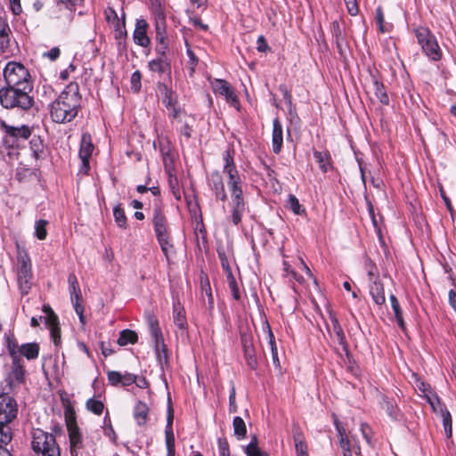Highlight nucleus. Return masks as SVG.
Returning <instances> with one entry per match:
<instances>
[{
  "instance_id": "obj_41",
  "label": "nucleus",
  "mask_w": 456,
  "mask_h": 456,
  "mask_svg": "<svg viewBox=\"0 0 456 456\" xmlns=\"http://www.w3.org/2000/svg\"><path fill=\"white\" fill-rule=\"evenodd\" d=\"M86 407L89 411L96 415H101L104 410L103 403L94 398L88 399L86 403Z\"/></svg>"
},
{
  "instance_id": "obj_46",
  "label": "nucleus",
  "mask_w": 456,
  "mask_h": 456,
  "mask_svg": "<svg viewBox=\"0 0 456 456\" xmlns=\"http://www.w3.org/2000/svg\"><path fill=\"white\" fill-rule=\"evenodd\" d=\"M113 215L117 224L120 228H126V217L123 208H120V206H117L114 208Z\"/></svg>"
},
{
  "instance_id": "obj_3",
  "label": "nucleus",
  "mask_w": 456,
  "mask_h": 456,
  "mask_svg": "<svg viewBox=\"0 0 456 456\" xmlns=\"http://www.w3.org/2000/svg\"><path fill=\"white\" fill-rule=\"evenodd\" d=\"M31 447L37 456H61L54 435L37 428L32 432Z\"/></svg>"
},
{
  "instance_id": "obj_49",
  "label": "nucleus",
  "mask_w": 456,
  "mask_h": 456,
  "mask_svg": "<svg viewBox=\"0 0 456 456\" xmlns=\"http://www.w3.org/2000/svg\"><path fill=\"white\" fill-rule=\"evenodd\" d=\"M166 444L167 456L175 455V437L172 429H166Z\"/></svg>"
},
{
  "instance_id": "obj_26",
  "label": "nucleus",
  "mask_w": 456,
  "mask_h": 456,
  "mask_svg": "<svg viewBox=\"0 0 456 456\" xmlns=\"http://www.w3.org/2000/svg\"><path fill=\"white\" fill-rule=\"evenodd\" d=\"M149 412V406L145 403H142V401H138L136 403L134 408L133 416L137 425L144 426L147 423Z\"/></svg>"
},
{
  "instance_id": "obj_9",
  "label": "nucleus",
  "mask_w": 456,
  "mask_h": 456,
  "mask_svg": "<svg viewBox=\"0 0 456 456\" xmlns=\"http://www.w3.org/2000/svg\"><path fill=\"white\" fill-rule=\"evenodd\" d=\"M17 416V403L7 394L0 395V424H9Z\"/></svg>"
},
{
  "instance_id": "obj_57",
  "label": "nucleus",
  "mask_w": 456,
  "mask_h": 456,
  "mask_svg": "<svg viewBox=\"0 0 456 456\" xmlns=\"http://www.w3.org/2000/svg\"><path fill=\"white\" fill-rule=\"evenodd\" d=\"M187 55L190 58L189 68L191 75H192L195 71V67L198 64V58L191 48H187Z\"/></svg>"
},
{
  "instance_id": "obj_52",
  "label": "nucleus",
  "mask_w": 456,
  "mask_h": 456,
  "mask_svg": "<svg viewBox=\"0 0 456 456\" xmlns=\"http://www.w3.org/2000/svg\"><path fill=\"white\" fill-rule=\"evenodd\" d=\"M168 183H169V187L171 189L173 196L175 198V200H181V191H180V189L178 186L177 178L170 175Z\"/></svg>"
},
{
  "instance_id": "obj_30",
  "label": "nucleus",
  "mask_w": 456,
  "mask_h": 456,
  "mask_svg": "<svg viewBox=\"0 0 456 456\" xmlns=\"http://www.w3.org/2000/svg\"><path fill=\"white\" fill-rule=\"evenodd\" d=\"M39 346L37 343H26L20 346V357L24 356L28 360H34L38 357Z\"/></svg>"
},
{
  "instance_id": "obj_21",
  "label": "nucleus",
  "mask_w": 456,
  "mask_h": 456,
  "mask_svg": "<svg viewBox=\"0 0 456 456\" xmlns=\"http://www.w3.org/2000/svg\"><path fill=\"white\" fill-rule=\"evenodd\" d=\"M209 183L216 198L223 202L225 201L227 195L221 175L218 172L213 173L210 176Z\"/></svg>"
},
{
  "instance_id": "obj_5",
  "label": "nucleus",
  "mask_w": 456,
  "mask_h": 456,
  "mask_svg": "<svg viewBox=\"0 0 456 456\" xmlns=\"http://www.w3.org/2000/svg\"><path fill=\"white\" fill-rule=\"evenodd\" d=\"M66 423L69 435L70 455L77 456L83 448L89 445V443L84 439L75 417H67Z\"/></svg>"
},
{
  "instance_id": "obj_13",
  "label": "nucleus",
  "mask_w": 456,
  "mask_h": 456,
  "mask_svg": "<svg viewBox=\"0 0 456 456\" xmlns=\"http://www.w3.org/2000/svg\"><path fill=\"white\" fill-rule=\"evenodd\" d=\"M43 311L45 314V324L50 330L51 337L55 346L61 344V329L59 327L58 316L53 313L49 305H44Z\"/></svg>"
},
{
  "instance_id": "obj_32",
  "label": "nucleus",
  "mask_w": 456,
  "mask_h": 456,
  "mask_svg": "<svg viewBox=\"0 0 456 456\" xmlns=\"http://www.w3.org/2000/svg\"><path fill=\"white\" fill-rule=\"evenodd\" d=\"M414 32L418 43L421 46V48L423 47V45L429 43L431 38H436L435 35L428 28L425 27H418L417 28H415Z\"/></svg>"
},
{
  "instance_id": "obj_44",
  "label": "nucleus",
  "mask_w": 456,
  "mask_h": 456,
  "mask_svg": "<svg viewBox=\"0 0 456 456\" xmlns=\"http://www.w3.org/2000/svg\"><path fill=\"white\" fill-rule=\"evenodd\" d=\"M227 186L231 196L243 194L241 178L234 180H227Z\"/></svg>"
},
{
  "instance_id": "obj_11",
  "label": "nucleus",
  "mask_w": 456,
  "mask_h": 456,
  "mask_svg": "<svg viewBox=\"0 0 456 456\" xmlns=\"http://www.w3.org/2000/svg\"><path fill=\"white\" fill-rule=\"evenodd\" d=\"M211 86L215 94L224 96L226 102L239 109V100L231 85L224 79H214Z\"/></svg>"
},
{
  "instance_id": "obj_54",
  "label": "nucleus",
  "mask_w": 456,
  "mask_h": 456,
  "mask_svg": "<svg viewBox=\"0 0 456 456\" xmlns=\"http://www.w3.org/2000/svg\"><path fill=\"white\" fill-rule=\"evenodd\" d=\"M141 79H142V76H141V73L138 70L134 71L132 74V77H131V88L135 93L139 92V90L141 88Z\"/></svg>"
},
{
  "instance_id": "obj_19",
  "label": "nucleus",
  "mask_w": 456,
  "mask_h": 456,
  "mask_svg": "<svg viewBox=\"0 0 456 456\" xmlns=\"http://www.w3.org/2000/svg\"><path fill=\"white\" fill-rule=\"evenodd\" d=\"M152 224L157 239L170 235L167 218L160 208L154 209Z\"/></svg>"
},
{
  "instance_id": "obj_60",
  "label": "nucleus",
  "mask_w": 456,
  "mask_h": 456,
  "mask_svg": "<svg viewBox=\"0 0 456 456\" xmlns=\"http://www.w3.org/2000/svg\"><path fill=\"white\" fill-rule=\"evenodd\" d=\"M376 21L379 25V29L380 32L385 33L387 31V28L384 25V15L380 8L376 10Z\"/></svg>"
},
{
  "instance_id": "obj_38",
  "label": "nucleus",
  "mask_w": 456,
  "mask_h": 456,
  "mask_svg": "<svg viewBox=\"0 0 456 456\" xmlns=\"http://www.w3.org/2000/svg\"><path fill=\"white\" fill-rule=\"evenodd\" d=\"M29 145L35 159H41L44 154V144L40 137L34 136L29 142Z\"/></svg>"
},
{
  "instance_id": "obj_51",
  "label": "nucleus",
  "mask_w": 456,
  "mask_h": 456,
  "mask_svg": "<svg viewBox=\"0 0 456 456\" xmlns=\"http://www.w3.org/2000/svg\"><path fill=\"white\" fill-rule=\"evenodd\" d=\"M227 283H228L229 289L232 291V295L233 298L236 300H239L240 298L239 287H238V284H237L236 280L232 273H229V278L227 279Z\"/></svg>"
},
{
  "instance_id": "obj_59",
  "label": "nucleus",
  "mask_w": 456,
  "mask_h": 456,
  "mask_svg": "<svg viewBox=\"0 0 456 456\" xmlns=\"http://www.w3.org/2000/svg\"><path fill=\"white\" fill-rule=\"evenodd\" d=\"M121 376H122L121 372L110 370L108 372L109 382L112 386H117L118 384H119L121 382Z\"/></svg>"
},
{
  "instance_id": "obj_45",
  "label": "nucleus",
  "mask_w": 456,
  "mask_h": 456,
  "mask_svg": "<svg viewBox=\"0 0 456 456\" xmlns=\"http://www.w3.org/2000/svg\"><path fill=\"white\" fill-rule=\"evenodd\" d=\"M157 240L160 245L161 250L163 251L167 260L169 261V253L173 248V245L170 242V235L160 237L158 238Z\"/></svg>"
},
{
  "instance_id": "obj_31",
  "label": "nucleus",
  "mask_w": 456,
  "mask_h": 456,
  "mask_svg": "<svg viewBox=\"0 0 456 456\" xmlns=\"http://www.w3.org/2000/svg\"><path fill=\"white\" fill-rule=\"evenodd\" d=\"M169 61L167 57H158L149 62V68L153 72L165 73L169 69Z\"/></svg>"
},
{
  "instance_id": "obj_8",
  "label": "nucleus",
  "mask_w": 456,
  "mask_h": 456,
  "mask_svg": "<svg viewBox=\"0 0 456 456\" xmlns=\"http://www.w3.org/2000/svg\"><path fill=\"white\" fill-rule=\"evenodd\" d=\"M69 290L70 298L75 309L76 314L79 316L80 322L84 325L86 318L84 316V306L81 305V290L78 285L77 279L74 273H70L68 278Z\"/></svg>"
},
{
  "instance_id": "obj_61",
  "label": "nucleus",
  "mask_w": 456,
  "mask_h": 456,
  "mask_svg": "<svg viewBox=\"0 0 456 456\" xmlns=\"http://www.w3.org/2000/svg\"><path fill=\"white\" fill-rule=\"evenodd\" d=\"M220 456H230L229 444L225 439H218Z\"/></svg>"
},
{
  "instance_id": "obj_34",
  "label": "nucleus",
  "mask_w": 456,
  "mask_h": 456,
  "mask_svg": "<svg viewBox=\"0 0 456 456\" xmlns=\"http://www.w3.org/2000/svg\"><path fill=\"white\" fill-rule=\"evenodd\" d=\"M138 340V336L135 331L131 330H124L121 331L120 336L118 339V344L121 346L128 344H135Z\"/></svg>"
},
{
  "instance_id": "obj_17",
  "label": "nucleus",
  "mask_w": 456,
  "mask_h": 456,
  "mask_svg": "<svg viewBox=\"0 0 456 456\" xmlns=\"http://www.w3.org/2000/svg\"><path fill=\"white\" fill-rule=\"evenodd\" d=\"M229 206L231 208L232 222L233 224L237 225L240 223L246 210L242 194L231 196Z\"/></svg>"
},
{
  "instance_id": "obj_42",
  "label": "nucleus",
  "mask_w": 456,
  "mask_h": 456,
  "mask_svg": "<svg viewBox=\"0 0 456 456\" xmlns=\"http://www.w3.org/2000/svg\"><path fill=\"white\" fill-rule=\"evenodd\" d=\"M383 408L386 410L391 419L395 420L399 419V417L401 416L400 410L394 402L384 400Z\"/></svg>"
},
{
  "instance_id": "obj_4",
  "label": "nucleus",
  "mask_w": 456,
  "mask_h": 456,
  "mask_svg": "<svg viewBox=\"0 0 456 456\" xmlns=\"http://www.w3.org/2000/svg\"><path fill=\"white\" fill-rule=\"evenodd\" d=\"M6 86L32 87L28 69L20 62L10 61L4 69Z\"/></svg>"
},
{
  "instance_id": "obj_14",
  "label": "nucleus",
  "mask_w": 456,
  "mask_h": 456,
  "mask_svg": "<svg viewBox=\"0 0 456 456\" xmlns=\"http://www.w3.org/2000/svg\"><path fill=\"white\" fill-rule=\"evenodd\" d=\"M94 151V144L89 134H83L80 142L79 158L82 161L81 172L89 170V159Z\"/></svg>"
},
{
  "instance_id": "obj_63",
  "label": "nucleus",
  "mask_w": 456,
  "mask_h": 456,
  "mask_svg": "<svg viewBox=\"0 0 456 456\" xmlns=\"http://www.w3.org/2000/svg\"><path fill=\"white\" fill-rule=\"evenodd\" d=\"M256 49L258 52L266 53L267 51H270V47L268 46L264 36L258 37L256 40Z\"/></svg>"
},
{
  "instance_id": "obj_37",
  "label": "nucleus",
  "mask_w": 456,
  "mask_h": 456,
  "mask_svg": "<svg viewBox=\"0 0 456 456\" xmlns=\"http://www.w3.org/2000/svg\"><path fill=\"white\" fill-rule=\"evenodd\" d=\"M6 347L11 358H20V346L13 336H8L6 338Z\"/></svg>"
},
{
  "instance_id": "obj_6",
  "label": "nucleus",
  "mask_w": 456,
  "mask_h": 456,
  "mask_svg": "<svg viewBox=\"0 0 456 456\" xmlns=\"http://www.w3.org/2000/svg\"><path fill=\"white\" fill-rule=\"evenodd\" d=\"M17 281L22 294H28L32 285L31 263L28 256L18 257Z\"/></svg>"
},
{
  "instance_id": "obj_22",
  "label": "nucleus",
  "mask_w": 456,
  "mask_h": 456,
  "mask_svg": "<svg viewBox=\"0 0 456 456\" xmlns=\"http://www.w3.org/2000/svg\"><path fill=\"white\" fill-rule=\"evenodd\" d=\"M147 28V22L144 20H139L136 22L135 29L134 31V43L142 47H147L150 45V38L146 33Z\"/></svg>"
},
{
  "instance_id": "obj_27",
  "label": "nucleus",
  "mask_w": 456,
  "mask_h": 456,
  "mask_svg": "<svg viewBox=\"0 0 456 456\" xmlns=\"http://www.w3.org/2000/svg\"><path fill=\"white\" fill-rule=\"evenodd\" d=\"M423 53L432 61H437L442 58V50L436 38H431L429 43L421 48Z\"/></svg>"
},
{
  "instance_id": "obj_33",
  "label": "nucleus",
  "mask_w": 456,
  "mask_h": 456,
  "mask_svg": "<svg viewBox=\"0 0 456 456\" xmlns=\"http://www.w3.org/2000/svg\"><path fill=\"white\" fill-rule=\"evenodd\" d=\"M314 158L319 164L321 170L326 173L330 167V155L326 151H314Z\"/></svg>"
},
{
  "instance_id": "obj_23",
  "label": "nucleus",
  "mask_w": 456,
  "mask_h": 456,
  "mask_svg": "<svg viewBox=\"0 0 456 456\" xmlns=\"http://www.w3.org/2000/svg\"><path fill=\"white\" fill-rule=\"evenodd\" d=\"M283 143L282 126L278 118L273 122L272 147L274 153L278 154L281 151Z\"/></svg>"
},
{
  "instance_id": "obj_20",
  "label": "nucleus",
  "mask_w": 456,
  "mask_h": 456,
  "mask_svg": "<svg viewBox=\"0 0 456 456\" xmlns=\"http://www.w3.org/2000/svg\"><path fill=\"white\" fill-rule=\"evenodd\" d=\"M369 293L377 305L381 306L385 304L384 284L379 279H374L369 283Z\"/></svg>"
},
{
  "instance_id": "obj_36",
  "label": "nucleus",
  "mask_w": 456,
  "mask_h": 456,
  "mask_svg": "<svg viewBox=\"0 0 456 456\" xmlns=\"http://www.w3.org/2000/svg\"><path fill=\"white\" fill-rule=\"evenodd\" d=\"M372 86L374 94L379 102L384 105H387L389 103V98L385 91L383 84L374 79L372 82Z\"/></svg>"
},
{
  "instance_id": "obj_1",
  "label": "nucleus",
  "mask_w": 456,
  "mask_h": 456,
  "mask_svg": "<svg viewBox=\"0 0 456 456\" xmlns=\"http://www.w3.org/2000/svg\"><path fill=\"white\" fill-rule=\"evenodd\" d=\"M81 104L79 87L69 83L59 97L51 104L50 114L55 123H68L77 115Z\"/></svg>"
},
{
  "instance_id": "obj_12",
  "label": "nucleus",
  "mask_w": 456,
  "mask_h": 456,
  "mask_svg": "<svg viewBox=\"0 0 456 456\" xmlns=\"http://www.w3.org/2000/svg\"><path fill=\"white\" fill-rule=\"evenodd\" d=\"M0 127L4 131L6 136L11 140L12 143L27 140L31 135V129L26 125L13 126L6 124L4 120L0 119Z\"/></svg>"
},
{
  "instance_id": "obj_24",
  "label": "nucleus",
  "mask_w": 456,
  "mask_h": 456,
  "mask_svg": "<svg viewBox=\"0 0 456 456\" xmlns=\"http://www.w3.org/2000/svg\"><path fill=\"white\" fill-rule=\"evenodd\" d=\"M224 168L223 172L226 175L227 180H234L240 178L239 171L234 164L233 158L229 151H225L223 154Z\"/></svg>"
},
{
  "instance_id": "obj_55",
  "label": "nucleus",
  "mask_w": 456,
  "mask_h": 456,
  "mask_svg": "<svg viewBox=\"0 0 456 456\" xmlns=\"http://www.w3.org/2000/svg\"><path fill=\"white\" fill-rule=\"evenodd\" d=\"M295 446L297 456H308L307 455V445L304 441L295 438Z\"/></svg>"
},
{
  "instance_id": "obj_39",
  "label": "nucleus",
  "mask_w": 456,
  "mask_h": 456,
  "mask_svg": "<svg viewBox=\"0 0 456 456\" xmlns=\"http://www.w3.org/2000/svg\"><path fill=\"white\" fill-rule=\"evenodd\" d=\"M233 429L234 435L239 440L243 439L246 436L247 428L244 420L240 417H235L233 419Z\"/></svg>"
},
{
  "instance_id": "obj_53",
  "label": "nucleus",
  "mask_w": 456,
  "mask_h": 456,
  "mask_svg": "<svg viewBox=\"0 0 456 456\" xmlns=\"http://www.w3.org/2000/svg\"><path fill=\"white\" fill-rule=\"evenodd\" d=\"M288 206L296 215H299L303 211L298 200L294 195H289Z\"/></svg>"
},
{
  "instance_id": "obj_15",
  "label": "nucleus",
  "mask_w": 456,
  "mask_h": 456,
  "mask_svg": "<svg viewBox=\"0 0 456 456\" xmlns=\"http://www.w3.org/2000/svg\"><path fill=\"white\" fill-rule=\"evenodd\" d=\"M330 324H327L329 332L330 333V335H334L338 343L342 346L343 352H345V354L348 355V346L344 330L341 325L339 324L338 320L331 312L330 313Z\"/></svg>"
},
{
  "instance_id": "obj_10",
  "label": "nucleus",
  "mask_w": 456,
  "mask_h": 456,
  "mask_svg": "<svg viewBox=\"0 0 456 456\" xmlns=\"http://www.w3.org/2000/svg\"><path fill=\"white\" fill-rule=\"evenodd\" d=\"M427 397L433 411L439 413L442 417L445 435L448 438H450L452 434V421L450 412L442 404L440 399L436 395H428Z\"/></svg>"
},
{
  "instance_id": "obj_28",
  "label": "nucleus",
  "mask_w": 456,
  "mask_h": 456,
  "mask_svg": "<svg viewBox=\"0 0 456 456\" xmlns=\"http://www.w3.org/2000/svg\"><path fill=\"white\" fill-rule=\"evenodd\" d=\"M389 300H390L392 310L394 312L395 319L399 328L403 331H404L406 327H405V322L403 320V311L401 309L400 303H399L397 297L393 294H391L389 296Z\"/></svg>"
},
{
  "instance_id": "obj_43",
  "label": "nucleus",
  "mask_w": 456,
  "mask_h": 456,
  "mask_svg": "<svg viewBox=\"0 0 456 456\" xmlns=\"http://www.w3.org/2000/svg\"><path fill=\"white\" fill-rule=\"evenodd\" d=\"M12 440V431L8 424H0V445L8 444Z\"/></svg>"
},
{
  "instance_id": "obj_7",
  "label": "nucleus",
  "mask_w": 456,
  "mask_h": 456,
  "mask_svg": "<svg viewBox=\"0 0 456 456\" xmlns=\"http://www.w3.org/2000/svg\"><path fill=\"white\" fill-rule=\"evenodd\" d=\"M336 429L338 435V444L343 452V456H353L361 453V448L354 437L346 433V430L340 425L337 419L334 420Z\"/></svg>"
},
{
  "instance_id": "obj_29",
  "label": "nucleus",
  "mask_w": 456,
  "mask_h": 456,
  "mask_svg": "<svg viewBox=\"0 0 456 456\" xmlns=\"http://www.w3.org/2000/svg\"><path fill=\"white\" fill-rule=\"evenodd\" d=\"M147 322L150 328L151 335L154 338L156 346L158 347L159 344L163 343V336L161 330L159 326V322L155 317L151 315L148 316Z\"/></svg>"
},
{
  "instance_id": "obj_40",
  "label": "nucleus",
  "mask_w": 456,
  "mask_h": 456,
  "mask_svg": "<svg viewBox=\"0 0 456 456\" xmlns=\"http://www.w3.org/2000/svg\"><path fill=\"white\" fill-rule=\"evenodd\" d=\"M265 327H266V330H267V336H268V344L270 346V348H271V352H272V357H273V363L275 365H279L280 362H279V358H278V352H277V347H276V344H275V339H274V336L271 330V328L269 326L268 323L265 324Z\"/></svg>"
},
{
  "instance_id": "obj_64",
  "label": "nucleus",
  "mask_w": 456,
  "mask_h": 456,
  "mask_svg": "<svg viewBox=\"0 0 456 456\" xmlns=\"http://www.w3.org/2000/svg\"><path fill=\"white\" fill-rule=\"evenodd\" d=\"M134 381H135V375L128 373V372H125L121 376V382H120V384L122 386L126 387V386H129L131 384H134Z\"/></svg>"
},
{
  "instance_id": "obj_25",
  "label": "nucleus",
  "mask_w": 456,
  "mask_h": 456,
  "mask_svg": "<svg viewBox=\"0 0 456 456\" xmlns=\"http://www.w3.org/2000/svg\"><path fill=\"white\" fill-rule=\"evenodd\" d=\"M173 320L175 325L181 330H185L187 327V320L183 306L179 301L175 302L173 305Z\"/></svg>"
},
{
  "instance_id": "obj_58",
  "label": "nucleus",
  "mask_w": 456,
  "mask_h": 456,
  "mask_svg": "<svg viewBox=\"0 0 456 456\" xmlns=\"http://www.w3.org/2000/svg\"><path fill=\"white\" fill-rule=\"evenodd\" d=\"M169 110V117H171L174 119H176L178 122H183V116H184V113L182 111L180 108H177L176 106H172V108L168 109Z\"/></svg>"
},
{
  "instance_id": "obj_35",
  "label": "nucleus",
  "mask_w": 456,
  "mask_h": 456,
  "mask_svg": "<svg viewBox=\"0 0 456 456\" xmlns=\"http://www.w3.org/2000/svg\"><path fill=\"white\" fill-rule=\"evenodd\" d=\"M244 452L247 456H269L266 452L259 448L256 436H253L251 442L245 447Z\"/></svg>"
},
{
  "instance_id": "obj_50",
  "label": "nucleus",
  "mask_w": 456,
  "mask_h": 456,
  "mask_svg": "<svg viewBox=\"0 0 456 456\" xmlns=\"http://www.w3.org/2000/svg\"><path fill=\"white\" fill-rule=\"evenodd\" d=\"M48 222L45 220H39L36 223L35 230H36V236L39 240H45L47 235L46 231V225Z\"/></svg>"
},
{
  "instance_id": "obj_16",
  "label": "nucleus",
  "mask_w": 456,
  "mask_h": 456,
  "mask_svg": "<svg viewBox=\"0 0 456 456\" xmlns=\"http://www.w3.org/2000/svg\"><path fill=\"white\" fill-rule=\"evenodd\" d=\"M11 359L12 363L8 371V380L11 384L22 383L26 373L24 361L21 357Z\"/></svg>"
},
{
  "instance_id": "obj_18",
  "label": "nucleus",
  "mask_w": 456,
  "mask_h": 456,
  "mask_svg": "<svg viewBox=\"0 0 456 456\" xmlns=\"http://www.w3.org/2000/svg\"><path fill=\"white\" fill-rule=\"evenodd\" d=\"M12 39L11 28L5 18L0 17V54L10 51Z\"/></svg>"
},
{
  "instance_id": "obj_48",
  "label": "nucleus",
  "mask_w": 456,
  "mask_h": 456,
  "mask_svg": "<svg viewBox=\"0 0 456 456\" xmlns=\"http://www.w3.org/2000/svg\"><path fill=\"white\" fill-rule=\"evenodd\" d=\"M365 269L369 276V283H370L374 279H379L378 267L370 259H366L365 261Z\"/></svg>"
},
{
  "instance_id": "obj_62",
  "label": "nucleus",
  "mask_w": 456,
  "mask_h": 456,
  "mask_svg": "<svg viewBox=\"0 0 456 456\" xmlns=\"http://www.w3.org/2000/svg\"><path fill=\"white\" fill-rule=\"evenodd\" d=\"M235 387L232 386L229 395V411L230 412H235L237 411V405L235 403Z\"/></svg>"
},
{
  "instance_id": "obj_47",
  "label": "nucleus",
  "mask_w": 456,
  "mask_h": 456,
  "mask_svg": "<svg viewBox=\"0 0 456 456\" xmlns=\"http://www.w3.org/2000/svg\"><path fill=\"white\" fill-rule=\"evenodd\" d=\"M280 91L282 93L289 115H292L295 112V107L292 102V95L290 92L288 90L286 86L283 85L280 86Z\"/></svg>"
},
{
  "instance_id": "obj_56",
  "label": "nucleus",
  "mask_w": 456,
  "mask_h": 456,
  "mask_svg": "<svg viewBox=\"0 0 456 456\" xmlns=\"http://www.w3.org/2000/svg\"><path fill=\"white\" fill-rule=\"evenodd\" d=\"M202 294L205 295L208 297V305L210 309L214 306V299L211 293L210 286L208 281H207L206 284L202 285Z\"/></svg>"
},
{
  "instance_id": "obj_2",
  "label": "nucleus",
  "mask_w": 456,
  "mask_h": 456,
  "mask_svg": "<svg viewBox=\"0 0 456 456\" xmlns=\"http://www.w3.org/2000/svg\"><path fill=\"white\" fill-rule=\"evenodd\" d=\"M32 87L6 86L0 89V103L5 109L29 110L34 103Z\"/></svg>"
}]
</instances>
